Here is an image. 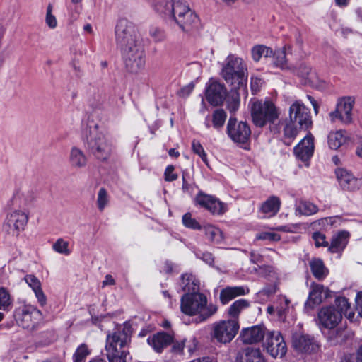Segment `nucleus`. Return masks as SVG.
<instances>
[{"label": "nucleus", "mask_w": 362, "mask_h": 362, "mask_svg": "<svg viewBox=\"0 0 362 362\" xmlns=\"http://www.w3.org/2000/svg\"><path fill=\"white\" fill-rule=\"evenodd\" d=\"M181 311L185 315L194 316V322L200 323L206 321L218 310V307L212 303H208L206 296L201 293H185L181 298Z\"/></svg>", "instance_id": "f257e3e1"}, {"label": "nucleus", "mask_w": 362, "mask_h": 362, "mask_svg": "<svg viewBox=\"0 0 362 362\" xmlns=\"http://www.w3.org/2000/svg\"><path fill=\"white\" fill-rule=\"evenodd\" d=\"M132 334L131 327L124 324L107 336L105 351L109 362H126L129 354L126 349Z\"/></svg>", "instance_id": "f03ea898"}, {"label": "nucleus", "mask_w": 362, "mask_h": 362, "mask_svg": "<svg viewBox=\"0 0 362 362\" xmlns=\"http://www.w3.org/2000/svg\"><path fill=\"white\" fill-rule=\"evenodd\" d=\"M247 67L244 60L235 54H229L223 63L221 76L235 90L246 91Z\"/></svg>", "instance_id": "7ed1b4c3"}, {"label": "nucleus", "mask_w": 362, "mask_h": 362, "mask_svg": "<svg viewBox=\"0 0 362 362\" xmlns=\"http://www.w3.org/2000/svg\"><path fill=\"white\" fill-rule=\"evenodd\" d=\"M83 141L89 153L98 160H106L112 152V142L98 124L88 128Z\"/></svg>", "instance_id": "20e7f679"}, {"label": "nucleus", "mask_w": 362, "mask_h": 362, "mask_svg": "<svg viewBox=\"0 0 362 362\" xmlns=\"http://www.w3.org/2000/svg\"><path fill=\"white\" fill-rule=\"evenodd\" d=\"M115 40L121 52L142 45L136 27L126 18L120 19L116 25Z\"/></svg>", "instance_id": "39448f33"}, {"label": "nucleus", "mask_w": 362, "mask_h": 362, "mask_svg": "<svg viewBox=\"0 0 362 362\" xmlns=\"http://www.w3.org/2000/svg\"><path fill=\"white\" fill-rule=\"evenodd\" d=\"M279 115L275 105L269 100H257L252 103L251 117L257 127H263L267 123H274Z\"/></svg>", "instance_id": "423d86ee"}, {"label": "nucleus", "mask_w": 362, "mask_h": 362, "mask_svg": "<svg viewBox=\"0 0 362 362\" xmlns=\"http://www.w3.org/2000/svg\"><path fill=\"white\" fill-rule=\"evenodd\" d=\"M175 8V17H173L172 21H174L183 32L191 33L199 28V19L188 5L177 1Z\"/></svg>", "instance_id": "0eeeda50"}, {"label": "nucleus", "mask_w": 362, "mask_h": 362, "mask_svg": "<svg viewBox=\"0 0 362 362\" xmlns=\"http://www.w3.org/2000/svg\"><path fill=\"white\" fill-rule=\"evenodd\" d=\"M355 105V98L343 96L339 98L334 111L329 112L330 121L334 122L339 120L343 124H350L353 122V108Z\"/></svg>", "instance_id": "6e6552de"}, {"label": "nucleus", "mask_w": 362, "mask_h": 362, "mask_svg": "<svg viewBox=\"0 0 362 362\" xmlns=\"http://www.w3.org/2000/svg\"><path fill=\"white\" fill-rule=\"evenodd\" d=\"M239 330L238 320H221L213 325L211 337L223 344L230 342Z\"/></svg>", "instance_id": "1a4fd4ad"}, {"label": "nucleus", "mask_w": 362, "mask_h": 362, "mask_svg": "<svg viewBox=\"0 0 362 362\" xmlns=\"http://www.w3.org/2000/svg\"><path fill=\"white\" fill-rule=\"evenodd\" d=\"M28 219V213L21 210H14L7 214L4 228L7 233L18 237L20 233L24 230Z\"/></svg>", "instance_id": "9d476101"}, {"label": "nucleus", "mask_w": 362, "mask_h": 362, "mask_svg": "<svg viewBox=\"0 0 362 362\" xmlns=\"http://www.w3.org/2000/svg\"><path fill=\"white\" fill-rule=\"evenodd\" d=\"M122 54L125 66L129 72L136 74L144 68L146 57L142 45L123 51Z\"/></svg>", "instance_id": "9b49d317"}, {"label": "nucleus", "mask_w": 362, "mask_h": 362, "mask_svg": "<svg viewBox=\"0 0 362 362\" xmlns=\"http://www.w3.org/2000/svg\"><path fill=\"white\" fill-rule=\"evenodd\" d=\"M314 136L308 132L305 136L296 145V159L300 160L303 166L308 168L315 150Z\"/></svg>", "instance_id": "f8f14e48"}, {"label": "nucleus", "mask_w": 362, "mask_h": 362, "mask_svg": "<svg viewBox=\"0 0 362 362\" xmlns=\"http://www.w3.org/2000/svg\"><path fill=\"white\" fill-rule=\"evenodd\" d=\"M227 132L235 143L245 144L248 141L251 131L246 122H237L236 119L230 118L227 124Z\"/></svg>", "instance_id": "ddd939ff"}, {"label": "nucleus", "mask_w": 362, "mask_h": 362, "mask_svg": "<svg viewBox=\"0 0 362 362\" xmlns=\"http://www.w3.org/2000/svg\"><path fill=\"white\" fill-rule=\"evenodd\" d=\"M296 136L302 131L310 132L313 125L310 109L300 100H296Z\"/></svg>", "instance_id": "4468645a"}, {"label": "nucleus", "mask_w": 362, "mask_h": 362, "mask_svg": "<svg viewBox=\"0 0 362 362\" xmlns=\"http://www.w3.org/2000/svg\"><path fill=\"white\" fill-rule=\"evenodd\" d=\"M264 346L273 358H281L287 351L286 343L279 332H269Z\"/></svg>", "instance_id": "2eb2a0df"}, {"label": "nucleus", "mask_w": 362, "mask_h": 362, "mask_svg": "<svg viewBox=\"0 0 362 362\" xmlns=\"http://www.w3.org/2000/svg\"><path fill=\"white\" fill-rule=\"evenodd\" d=\"M320 324L324 328L334 329L341 320V314L334 305L323 307L318 313Z\"/></svg>", "instance_id": "dca6fc26"}, {"label": "nucleus", "mask_w": 362, "mask_h": 362, "mask_svg": "<svg viewBox=\"0 0 362 362\" xmlns=\"http://www.w3.org/2000/svg\"><path fill=\"white\" fill-rule=\"evenodd\" d=\"M15 318L20 326L24 329H33L36 322L34 320L41 316V312L33 307H23L15 311Z\"/></svg>", "instance_id": "f3484780"}, {"label": "nucleus", "mask_w": 362, "mask_h": 362, "mask_svg": "<svg viewBox=\"0 0 362 362\" xmlns=\"http://www.w3.org/2000/svg\"><path fill=\"white\" fill-rule=\"evenodd\" d=\"M321 350L320 342L310 334H302L298 339L296 338V351L301 354L314 355Z\"/></svg>", "instance_id": "a211bd4d"}, {"label": "nucleus", "mask_w": 362, "mask_h": 362, "mask_svg": "<svg viewBox=\"0 0 362 362\" xmlns=\"http://www.w3.org/2000/svg\"><path fill=\"white\" fill-rule=\"evenodd\" d=\"M227 90L224 84L215 80H210L206 90L207 101L214 106L221 105L226 98Z\"/></svg>", "instance_id": "6ab92c4d"}, {"label": "nucleus", "mask_w": 362, "mask_h": 362, "mask_svg": "<svg viewBox=\"0 0 362 362\" xmlns=\"http://www.w3.org/2000/svg\"><path fill=\"white\" fill-rule=\"evenodd\" d=\"M197 203L213 214H222L226 211V205L211 195L199 192L196 197Z\"/></svg>", "instance_id": "aec40b11"}, {"label": "nucleus", "mask_w": 362, "mask_h": 362, "mask_svg": "<svg viewBox=\"0 0 362 362\" xmlns=\"http://www.w3.org/2000/svg\"><path fill=\"white\" fill-rule=\"evenodd\" d=\"M328 297V290L325 291L323 285L313 283L305 305L306 308L313 309L316 306L319 305L324 298H327Z\"/></svg>", "instance_id": "412c9836"}, {"label": "nucleus", "mask_w": 362, "mask_h": 362, "mask_svg": "<svg viewBox=\"0 0 362 362\" xmlns=\"http://www.w3.org/2000/svg\"><path fill=\"white\" fill-rule=\"evenodd\" d=\"M299 83L303 86H315L319 81L317 74L312 70L310 65L305 62L300 63L296 70Z\"/></svg>", "instance_id": "4be33fe9"}, {"label": "nucleus", "mask_w": 362, "mask_h": 362, "mask_svg": "<svg viewBox=\"0 0 362 362\" xmlns=\"http://www.w3.org/2000/svg\"><path fill=\"white\" fill-rule=\"evenodd\" d=\"M264 334L265 328L262 325H256L243 329L240 339L244 344H252L261 341Z\"/></svg>", "instance_id": "5701e85b"}, {"label": "nucleus", "mask_w": 362, "mask_h": 362, "mask_svg": "<svg viewBox=\"0 0 362 362\" xmlns=\"http://www.w3.org/2000/svg\"><path fill=\"white\" fill-rule=\"evenodd\" d=\"M177 1L173 0H153L154 10L163 18L172 20L175 17Z\"/></svg>", "instance_id": "b1692460"}, {"label": "nucleus", "mask_w": 362, "mask_h": 362, "mask_svg": "<svg viewBox=\"0 0 362 362\" xmlns=\"http://www.w3.org/2000/svg\"><path fill=\"white\" fill-rule=\"evenodd\" d=\"M147 341L156 352L160 353L165 348L173 343V337L168 333L161 332L148 337Z\"/></svg>", "instance_id": "393cba45"}, {"label": "nucleus", "mask_w": 362, "mask_h": 362, "mask_svg": "<svg viewBox=\"0 0 362 362\" xmlns=\"http://www.w3.org/2000/svg\"><path fill=\"white\" fill-rule=\"evenodd\" d=\"M349 236V233L346 230H340L333 235L328 251L333 254L341 252L348 244Z\"/></svg>", "instance_id": "a878e982"}, {"label": "nucleus", "mask_w": 362, "mask_h": 362, "mask_svg": "<svg viewBox=\"0 0 362 362\" xmlns=\"http://www.w3.org/2000/svg\"><path fill=\"white\" fill-rule=\"evenodd\" d=\"M250 290L246 286H227L220 292V301L226 305L233 299L249 293Z\"/></svg>", "instance_id": "bb28decb"}, {"label": "nucleus", "mask_w": 362, "mask_h": 362, "mask_svg": "<svg viewBox=\"0 0 362 362\" xmlns=\"http://www.w3.org/2000/svg\"><path fill=\"white\" fill-rule=\"evenodd\" d=\"M294 110V103H293L289 108V117L281 122V125L283 126L284 143L288 146L291 145L294 141V122L292 119V112Z\"/></svg>", "instance_id": "cd10ccee"}, {"label": "nucleus", "mask_w": 362, "mask_h": 362, "mask_svg": "<svg viewBox=\"0 0 362 362\" xmlns=\"http://www.w3.org/2000/svg\"><path fill=\"white\" fill-rule=\"evenodd\" d=\"M337 179L341 187L344 190L351 191L354 188L356 179L354 176L344 168H337L335 170Z\"/></svg>", "instance_id": "c85d7f7f"}, {"label": "nucleus", "mask_w": 362, "mask_h": 362, "mask_svg": "<svg viewBox=\"0 0 362 362\" xmlns=\"http://www.w3.org/2000/svg\"><path fill=\"white\" fill-rule=\"evenodd\" d=\"M69 160L73 168L81 169L86 166L88 157L81 148L73 146L70 150Z\"/></svg>", "instance_id": "c756f323"}, {"label": "nucleus", "mask_w": 362, "mask_h": 362, "mask_svg": "<svg viewBox=\"0 0 362 362\" xmlns=\"http://www.w3.org/2000/svg\"><path fill=\"white\" fill-rule=\"evenodd\" d=\"M265 276H268V280L271 284H267L263 289L259 291V294L269 297L276 293L279 284V279L276 273L270 267L264 269Z\"/></svg>", "instance_id": "7c9ffc66"}, {"label": "nucleus", "mask_w": 362, "mask_h": 362, "mask_svg": "<svg viewBox=\"0 0 362 362\" xmlns=\"http://www.w3.org/2000/svg\"><path fill=\"white\" fill-rule=\"evenodd\" d=\"M280 206V199L276 196H271L262 204L260 211L263 214L273 216L279 212Z\"/></svg>", "instance_id": "2f4dec72"}, {"label": "nucleus", "mask_w": 362, "mask_h": 362, "mask_svg": "<svg viewBox=\"0 0 362 362\" xmlns=\"http://www.w3.org/2000/svg\"><path fill=\"white\" fill-rule=\"evenodd\" d=\"M36 199V194L32 190L18 192L13 197V201L19 207L25 208L31 206Z\"/></svg>", "instance_id": "473e14b6"}, {"label": "nucleus", "mask_w": 362, "mask_h": 362, "mask_svg": "<svg viewBox=\"0 0 362 362\" xmlns=\"http://www.w3.org/2000/svg\"><path fill=\"white\" fill-rule=\"evenodd\" d=\"M180 286L182 291L187 293H198L199 288L198 281L191 274H185L181 276Z\"/></svg>", "instance_id": "72a5a7b5"}, {"label": "nucleus", "mask_w": 362, "mask_h": 362, "mask_svg": "<svg viewBox=\"0 0 362 362\" xmlns=\"http://www.w3.org/2000/svg\"><path fill=\"white\" fill-rule=\"evenodd\" d=\"M346 140L344 132L342 130L331 132L327 136L329 148L332 150L339 148Z\"/></svg>", "instance_id": "f704fd0d"}, {"label": "nucleus", "mask_w": 362, "mask_h": 362, "mask_svg": "<svg viewBox=\"0 0 362 362\" xmlns=\"http://www.w3.org/2000/svg\"><path fill=\"white\" fill-rule=\"evenodd\" d=\"M335 305L338 308L339 311L341 314V317L344 315L349 320H352L355 313L351 310L348 299L344 296H339L335 298Z\"/></svg>", "instance_id": "c9c22d12"}, {"label": "nucleus", "mask_w": 362, "mask_h": 362, "mask_svg": "<svg viewBox=\"0 0 362 362\" xmlns=\"http://www.w3.org/2000/svg\"><path fill=\"white\" fill-rule=\"evenodd\" d=\"M250 302L245 299H239L232 303L228 310V315L232 320H238L240 313L250 307Z\"/></svg>", "instance_id": "e433bc0d"}, {"label": "nucleus", "mask_w": 362, "mask_h": 362, "mask_svg": "<svg viewBox=\"0 0 362 362\" xmlns=\"http://www.w3.org/2000/svg\"><path fill=\"white\" fill-rule=\"evenodd\" d=\"M310 267L311 272L315 279L322 280L327 276L328 272H326V268L322 259H313L310 262Z\"/></svg>", "instance_id": "4c0bfd02"}, {"label": "nucleus", "mask_w": 362, "mask_h": 362, "mask_svg": "<svg viewBox=\"0 0 362 362\" xmlns=\"http://www.w3.org/2000/svg\"><path fill=\"white\" fill-rule=\"evenodd\" d=\"M206 238L212 243H218L223 240L221 230L214 226L206 225L203 228Z\"/></svg>", "instance_id": "58836bf2"}, {"label": "nucleus", "mask_w": 362, "mask_h": 362, "mask_svg": "<svg viewBox=\"0 0 362 362\" xmlns=\"http://www.w3.org/2000/svg\"><path fill=\"white\" fill-rule=\"evenodd\" d=\"M251 53L252 57L255 62H259L262 57H271L274 55V52L270 47L262 45L253 47Z\"/></svg>", "instance_id": "ea45409f"}, {"label": "nucleus", "mask_w": 362, "mask_h": 362, "mask_svg": "<svg viewBox=\"0 0 362 362\" xmlns=\"http://www.w3.org/2000/svg\"><path fill=\"white\" fill-rule=\"evenodd\" d=\"M319 209L315 204L308 201L300 202L296 211H298L300 215L311 216L315 214L318 211Z\"/></svg>", "instance_id": "a19ab883"}, {"label": "nucleus", "mask_w": 362, "mask_h": 362, "mask_svg": "<svg viewBox=\"0 0 362 362\" xmlns=\"http://www.w3.org/2000/svg\"><path fill=\"white\" fill-rule=\"evenodd\" d=\"M245 361L244 362H265V360L257 349L246 348L244 350Z\"/></svg>", "instance_id": "79ce46f5"}, {"label": "nucleus", "mask_w": 362, "mask_h": 362, "mask_svg": "<svg viewBox=\"0 0 362 362\" xmlns=\"http://www.w3.org/2000/svg\"><path fill=\"white\" fill-rule=\"evenodd\" d=\"M12 303L11 295L8 291L4 288H0V310H8Z\"/></svg>", "instance_id": "37998d69"}, {"label": "nucleus", "mask_w": 362, "mask_h": 362, "mask_svg": "<svg viewBox=\"0 0 362 362\" xmlns=\"http://www.w3.org/2000/svg\"><path fill=\"white\" fill-rule=\"evenodd\" d=\"M109 203V196L107 190L102 187L98 193L97 206L99 211H103Z\"/></svg>", "instance_id": "c03bdc74"}, {"label": "nucleus", "mask_w": 362, "mask_h": 362, "mask_svg": "<svg viewBox=\"0 0 362 362\" xmlns=\"http://www.w3.org/2000/svg\"><path fill=\"white\" fill-rule=\"evenodd\" d=\"M53 250L60 254L69 255L71 250L69 249V242L64 240L63 238H59L52 245Z\"/></svg>", "instance_id": "a18cd8bd"}, {"label": "nucleus", "mask_w": 362, "mask_h": 362, "mask_svg": "<svg viewBox=\"0 0 362 362\" xmlns=\"http://www.w3.org/2000/svg\"><path fill=\"white\" fill-rule=\"evenodd\" d=\"M182 223L183 225L190 229L193 230H201L202 229V226L195 219L192 218V216L190 213H186L182 216Z\"/></svg>", "instance_id": "49530a36"}, {"label": "nucleus", "mask_w": 362, "mask_h": 362, "mask_svg": "<svg viewBox=\"0 0 362 362\" xmlns=\"http://www.w3.org/2000/svg\"><path fill=\"white\" fill-rule=\"evenodd\" d=\"M90 354V350L85 344H81L74 354V362H83L86 358Z\"/></svg>", "instance_id": "de8ad7c7"}, {"label": "nucleus", "mask_w": 362, "mask_h": 362, "mask_svg": "<svg viewBox=\"0 0 362 362\" xmlns=\"http://www.w3.org/2000/svg\"><path fill=\"white\" fill-rule=\"evenodd\" d=\"M226 113L223 110L218 109L213 113V125L215 128L221 127L226 121Z\"/></svg>", "instance_id": "09e8293b"}, {"label": "nucleus", "mask_w": 362, "mask_h": 362, "mask_svg": "<svg viewBox=\"0 0 362 362\" xmlns=\"http://www.w3.org/2000/svg\"><path fill=\"white\" fill-rule=\"evenodd\" d=\"M312 239L314 240L315 246L316 247H327L329 246V243L326 240L325 234L320 232L315 231L312 234Z\"/></svg>", "instance_id": "8fccbe9b"}, {"label": "nucleus", "mask_w": 362, "mask_h": 362, "mask_svg": "<svg viewBox=\"0 0 362 362\" xmlns=\"http://www.w3.org/2000/svg\"><path fill=\"white\" fill-rule=\"evenodd\" d=\"M336 223L335 217L329 216L325 217L322 218H320L315 222H313L314 226H318L320 229H323L325 230H328V227L331 228Z\"/></svg>", "instance_id": "3c124183"}, {"label": "nucleus", "mask_w": 362, "mask_h": 362, "mask_svg": "<svg viewBox=\"0 0 362 362\" xmlns=\"http://www.w3.org/2000/svg\"><path fill=\"white\" fill-rule=\"evenodd\" d=\"M272 57H274V64L276 66H279L281 69L286 68V54L284 51L275 52Z\"/></svg>", "instance_id": "603ef678"}, {"label": "nucleus", "mask_w": 362, "mask_h": 362, "mask_svg": "<svg viewBox=\"0 0 362 362\" xmlns=\"http://www.w3.org/2000/svg\"><path fill=\"white\" fill-rule=\"evenodd\" d=\"M281 237L279 234L272 232H261L257 234L256 240H269L271 242L279 241Z\"/></svg>", "instance_id": "864d4df0"}, {"label": "nucleus", "mask_w": 362, "mask_h": 362, "mask_svg": "<svg viewBox=\"0 0 362 362\" xmlns=\"http://www.w3.org/2000/svg\"><path fill=\"white\" fill-rule=\"evenodd\" d=\"M192 148L193 152L194 153L197 154L198 156H199L200 158H202V160L205 163H207L206 154L204 150L203 146L200 144V142L198 141H196V140H193V141L192 143Z\"/></svg>", "instance_id": "5fc2aeb1"}, {"label": "nucleus", "mask_w": 362, "mask_h": 362, "mask_svg": "<svg viewBox=\"0 0 362 362\" xmlns=\"http://www.w3.org/2000/svg\"><path fill=\"white\" fill-rule=\"evenodd\" d=\"M53 6L51 4H49L47 8V13H46V23L50 28H56L57 25V19L55 16L52 14Z\"/></svg>", "instance_id": "6e6d98bb"}, {"label": "nucleus", "mask_w": 362, "mask_h": 362, "mask_svg": "<svg viewBox=\"0 0 362 362\" xmlns=\"http://www.w3.org/2000/svg\"><path fill=\"white\" fill-rule=\"evenodd\" d=\"M25 282L33 289V291L41 288V283L34 275H26L24 278Z\"/></svg>", "instance_id": "4d7b16f0"}, {"label": "nucleus", "mask_w": 362, "mask_h": 362, "mask_svg": "<svg viewBox=\"0 0 362 362\" xmlns=\"http://www.w3.org/2000/svg\"><path fill=\"white\" fill-rule=\"evenodd\" d=\"M240 105V98L239 94L238 93H235V94H233L231 97V99L228 100V109L231 112H235Z\"/></svg>", "instance_id": "13d9d810"}, {"label": "nucleus", "mask_w": 362, "mask_h": 362, "mask_svg": "<svg viewBox=\"0 0 362 362\" xmlns=\"http://www.w3.org/2000/svg\"><path fill=\"white\" fill-rule=\"evenodd\" d=\"M150 35L156 42H162L166 38L165 32L158 28H153L150 32Z\"/></svg>", "instance_id": "bf43d9fd"}, {"label": "nucleus", "mask_w": 362, "mask_h": 362, "mask_svg": "<svg viewBox=\"0 0 362 362\" xmlns=\"http://www.w3.org/2000/svg\"><path fill=\"white\" fill-rule=\"evenodd\" d=\"M262 85V80L257 77H251L250 86L253 94H256Z\"/></svg>", "instance_id": "052dcab7"}, {"label": "nucleus", "mask_w": 362, "mask_h": 362, "mask_svg": "<svg viewBox=\"0 0 362 362\" xmlns=\"http://www.w3.org/2000/svg\"><path fill=\"white\" fill-rule=\"evenodd\" d=\"M174 167L173 165H168L165 171V180L171 182L177 180V175L173 173Z\"/></svg>", "instance_id": "680f3d73"}, {"label": "nucleus", "mask_w": 362, "mask_h": 362, "mask_svg": "<svg viewBox=\"0 0 362 362\" xmlns=\"http://www.w3.org/2000/svg\"><path fill=\"white\" fill-rule=\"evenodd\" d=\"M185 348L187 349L189 354H192L196 349L197 343L194 338H192L189 340H185Z\"/></svg>", "instance_id": "e2e57ef3"}, {"label": "nucleus", "mask_w": 362, "mask_h": 362, "mask_svg": "<svg viewBox=\"0 0 362 362\" xmlns=\"http://www.w3.org/2000/svg\"><path fill=\"white\" fill-rule=\"evenodd\" d=\"M355 302L356 309L358 313V315L362 317V292L357 293Z\"/></svg>", "instance_id": "0e129e2a"}, {"label": "nucleus", "mask_w": 362, "mask_h": 362, "mask_svg": "<svg viewBox=\"0 0 362 362\" xmlns=\"http://www.w3.org/2000/svg\"><path fill=\"white\" fill-rule=\"evenodd\" d=\"M339 362H357V359L355 354L345 353L341 357Z\"/></svg>", "instance_id": "69168bd1"}, {"label": "nucleus", "mask_w": 362, "mask_h": 362, "mask_svg": "<svg viewBox=\"0 0 362 362\" xmlns=\"http://www.w3.org/2000/svg\"><path fill=\"white\" fill-rule=\"evenodd\" d=\"M34 292H35V296L37 297V300L40 303V304L42 306L45 305L47 302V298L42 290V288H40L39 290L34 291Z\"/></svg>", "instance_id": "338daca9"}, {"label": "nucleus", "mask_w": 362, "mask_h": 362, "mask_svg": "<svg viewBox=\"0 0 362 362\" xmlns=\"http://www.w3.org/2000/svg\"><path fill=\"white\" fill-rule=\"evenodd\" d=\"M197 256L198 257L201 258L202 259H203V261H204L206 263H207L209 264H212L214 262V257H213L211 253L204 252L202 254V255H200V254L197 253Z\"/></svg>", "instance_id": "774afa93"}]
</instances>
